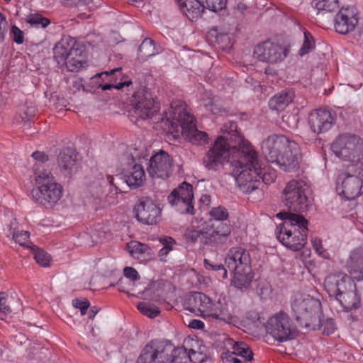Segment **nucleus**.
<instances>
[{
    "instance_id": "nucleus-4",
    "label": "nucleus",
    "mask_w": 363,
    "mask_h": 363,
    "mask_svg": "<svg viewBox=\"0 0 363 363\" xmlns=\"http://www.w3.org/2000/svg\"><path fill=\"white\" fill-rule=\"evenodd\" d=\"M186 310L217 323H229L231 313L221 307L219 302L214 303L206 294L201 292L190 293L184 303Z\"/></svg>"
},
{
    "instance_id": "nucleus-5",
    "label": "nucleus",
    "mask_w": 363,
    "mask_h": 363,
    "mask_svg": "<svg viewBox=\"0 0 363 363\" xmlns=\"http://www.w3.org/2000/svg\"><path fill=\"white\" fill-rule=\"evenodd\" d=\"M168 120L177 133H182L192 143L206 142L208 135L205 132L196 128L195 119L187 110L186 106L182 103L171 105L169 112L166 113Z\"/></svg>"
},
{
    "instance_id": "nucleus-64",
    "label": "nucleus",
    "mask_w": 363,
    "mask_h": 363,
    "mask_svg": "<svg viewBox=\"0 0 363 363\" xmlns=\"http://www.w3.org/2000/svg\"><path fill=\"white\" fill-rule=\"evenodd\" d=\"M97 313H98V309H96V307L91 308L89 311V318L93 319Z\"/></svg>"
},
{
    "instance_id": "nucleus-37",
    "label": "nucleus",
    "mask_w": 363,
    "mask_h": 363,
    "mask_svg": "<svg viewBox=\"0 0 363 363\" xmlns=\"http://www.w3.org/2000/svg\"><path fill=\"white\" fill-rule=\"evenodd\" d=\"M137 307L141 313L151 318L157 316L160 313L157 307L146 302L138 303Z\"/></svg>"
},
{
    "instance_id": "nucleus-38",
    "label": "nucleus",
    "mask_w": 363,
    "mask_h": 363,
    "mask_svg": "<svg viewBox=\"0 0 363 363\" xmlns=\"http://www.w3.org/2000/svg\"><path fill=\"white\" fill-rule=\"evenodd\" d=\"M304 40L301 48L299 50V55L303 56L311 52L315 48V41L309 32L305 31L303 33Z\"/></svg>"
},
{
    "instance_id": "nucleus-12",
    "label": "nucleus",
    "mask_w": 363,
    "mask_h": 363,
    "mask_svg": "<svg viewBox=\"0 0 363 363\" xmlns=\"http://www.w3.org/2000/svg\"><path fill=\"white\" fill-rule=\"evenodd\" d=\"M174 345L169 341L154 340L142 350L136 363H169Z\"/></svg>"
},
{
    "instance_id": "nucleus-20",
    "label": "nucleus",
    "mask_w": 363,
    "mask_h": 363,
    "mask_svg": "<svg viewBox=\"0 0 363 363\" xmlns=\"http://www.w3.org/2000/svg\"><path fill=\"white\" fill-rule=\"evenodd\" d=\"M289 140L283 135H272L263 140L261 149L268 162L275 163L289 144Z\"/></svg>"
},
{
    "instance_id": "nucleus-51",
    "label": "nucleus",
    "mask_w": 363,
    "mask_h": 363,
    "mask_svg": "<svg viewBox=\"0 0 363 363\" xmlns=\"http://www.w3.org/2000/svg\"><path fill=\"white\" fill-rule=\"evenodd\" d=\"M73 306L75 308H79L81 311V314L84 315L86 313V309L89 306V303L87 300H79L74 299L73 300Z\"/></svg>"
},
{
    "instance_id": "nucleus-42",
    "label": "nucleus",
    "mask_w": 363,
    "mask_h": 363,
    "mask_svg": "<svg viewBox=\"0 0 363 363\" xmlns=\"http://www.w3.org/2000/svg\"><path fill=\"white\" fill-rule=\"evenodd\" d=\"M13 238L16 242H18L21 246L31 247L29 244L31 242L29 240V233L28 231H17L13 235Z\"/></svg>"
},
{
    "instance_id": "nucleus-50",
    "label": "nucleus",
    "mask_w": 363,
    "mask_h": 363,
    "mask_svg": "<svg viewBox=\"0 0 363 363\" xmlns=\"http://www.w3.org/2000/svg\"><path fill=\"white\" fill-rule=\"evenodd\" d=\"M11 312V308L7 304V299L4 293H0V313L6 315Z\"/></svg>"
},
{
    "instance_id": "nucleus-25",
    "label": "nucleus",
    "mask_w": 363,
    "mask_h": 363,
    "mask_svg": "<svg viewBox=\"0 0 363 363\" xmlns=\"http://www.w3.org/2000/svg\"><path fill=\"white\" fill-rule=\"evenodd\" d=\"M335 30L340 34H347L352 31L358 23L353 9L341 8L335 18Z\"/></svg>"
},
{
    "instance_id": "nucleus-56",
    "label": "nucleus",
    "mask_w": 363,
    "mask_h": 363,
    "mask_svg": "<svg viewBox=\"0 0 363 363\" xmlns=\"http://www.w3.org/2000/svg\"><path fill=\"white\" fill-rule=\"evenodd\" d=\"M313 246L315 251L319 254L322 255L323 253V248L322 245V241L320 239L315 238L312 240Z\"/></svg>"
},
{
    "instance_id": "nucleus-35",
    "label": "nucleus",
    "mask_w": 363,
    "mask_h": 363,
    "mask_svg": "<svg viewBox=\"0 0 363 363\" xmlns=\"http://www.w3.org/2000/svg\"><path fill=\"white\" fill-rule=\"evenodd\" d=\"M337 300L347 310L357 308L359 303V298L356 292V289L339 296Z\"/></svg>"
},
{
    "instance_id": "nucleus-61",
    "label": "nucleus",
    "mask_w": 363,
    "mask_h": 363,
    "mask_svg": "<svg viewBox=\"0 0 363 363\" xmlns=\"http://www.w3.org/2000/svg\"><path fill=\"white\" fill-rule=\"evenodd\" d=\"M121 68H116V69L111 70L110 72H105L104 73L99 74V76H101L102 74H106V76H109L110 77L112 78L113 76L116 74H119V75H121Z\"/></svg>"
},
{
    "instance_id": "nucleus-6",
    "label": "nucleus",
    "mask_w": 363,
    "mask_h": 363,
    "mask_svg": "<svg viewBox=\"0 0 363 363\" xmlns=\"http://www.w3.org/2000/svg\"><path fill=\"white\" fill-rule=\"evenodd\" d=\"M291 307L296 320L305 328L316 330L321 323V303L311 296L296 293L291 299Z\"/></svg>"
},
{
    "instance_id": "nucleus-49",
    "label": "nucleus",
    "mask_w": 363,
    "mask_h": 363,
    "mask_svg": "<svg viewBox=\"0 0 363 363\" xmlns=\"http://www.w3.org/2000/svg\"><path fill=\"white\" fill-rule=\"evenodd\" d=\"M131 84H132V82L130 80H126L123 82H120L118 84L107 83V84H105L103 85H100V87L101 88L102 90H108V89H111L112 87L119 90V89H123L125 86H128Z\"/></svg>"
},
{
    "instance_id": "nucleus-57",
    "label": "nucleus",
    "mask_w": 363,
    "mask_h": 363,
    "mask_svg": "<svg viewBox=\"0 0 363 363\" xmlns=\"http://www.w3.org/2000/svg\"><path fill=\"white\" fill-rule=\"evenodd\" d=\"M160 241L163 247H169L170 248H172V245L175 244L174 240L170 237L162 238Z\"/></svg>"
},
{
    "instance_id": "nucleus-26",
    "label": "nucleus",
    "mask_w": 363,
    "mask_h": 363,
    "mask_svg": "<svg viewBox=\"0 0 363 363\" xmlns=\"http://www.w3.org/2000/svg\"><path fill=\"white\" fill-rule=\"evenodd\" d=\"M78 161L79 156L77 152L70 147L63 149L57 157L59 168L61 172L67 177L77 172Z\"/></svg>"
},
{
    "instance_id": "nucleus-34",
    "label": "nucleus",
    "mask_w": 363,
    "mask_h": 363,
    "mask_svg": "<svg viewBox=\"0 0 363 363\" xmlns=\"http://www.w3.org/2000/svg\"><path fill=\"white\" fill-rule=\"evenodd\" d=\"M161 52V47H157L155 45L154 40L151 38H146L143 40L138 48V58L141 61H145L150 57L155 56Z\"/></svg>"
},
{
    "instance_id": "nucleus-30",
    "label": "nucleus",
    "mask_w": 363,
    "mask_h": 363,
    "mask_svg": "<svg viewBox=\"0 0 363 363\" xmlns=\"http://www.w3.org/2000/svg\"><path fill=\"white\" fill-rule=\"evenodd\" d=\"M347 267L354 278L357 280L363 279V249L352 252Z\"/></svg>"
},
{
    "instance_id": "nucleus-22",
    "label": "nucleus",
    "mask_w": 363,
    "mask_h": 363,
    "mask_svg": "<svg viewBox=\"0 0 363 363\" xmlns=\"http://www.w3.org/2000/svg\"><path fill=\"white\" fill-rule=\"evenodd\" d=\"M301 159L299 145L296 142L289 140L286 149L275 163L283 171L292 172L298 168Z\"/></svg>"
},
{
    "instance_id": "nucleus-44",
    "label": "nucleus",
    "mask_w": 363,
    "mask_h": 363,
    "mask_svg": "<svg viewBox=\"0 0 363 363\" xmlns=\"http://www.w3.org/2000/svg\"><path fill=\"white\" fill-rule=\"evenodd\" d=\"M128 247L130 255L133 257L138 254H143L147 250V245L138 242H132L128 245Z\"/></svg>"
},
{
    "instance_id": "nucleus-59",
    "label": "nucleus",
    "mask_w": 363,
    "mask_h": 363,
    "mask_svg": "<svg viewBox=\"0 0 363 363\" xmlns=\"http://www.w3.org/2000/svg\"><path fill=\"white\" fill-rule=\"evenodd\" d=\"M172 250V248H170L169 247H163L160 250L158 255L161 259H163V258L166 257Z\"/></svg>"
},
{
    "instance_id": "nucleus-2",
    "label": "nucleus",
    "mask_w": 363,
    "mask_h": 363,
    "mask_svg": "<svg viewBox=\"0 0 363 363\" xmlns=\"http://www.w3.org/2000/svg\"><path fill=\"white\" fill-rule=\"evenodd\" d=\"M277 217L283 220L278 227L277 237L286 247L298 251L306 243L308 220L302 216L290 211H281Z\"/></svg>"
},
{
    "instance_id": "nucleus-31",
    "label": "nucleus",
    "mask_w": 363,
    "mask_h": 363,
    "mask_svg": "<svg viewBox=\"0 0 363 363\" xmlns=\"http://www.w3.org/2000/svg\"><path fill=\"white\" fill-rule=\"evenodd\" d=\"M295 96L294 91L284 89L272 97L269 101V107L272 110L282 111L288 106Z\"/></svg>"
},
{
    "instance_id": "nucleus-53",
    "label": "nucleus",
    "mask_w": 363,
    "mask_h": 363,
    "mask_svg": "<svg viewBox=\"0 0 363 363\" xmlns=\"http://www.w3.org/2000/svg\"><path fill=\"white\" fill-rule=\"evenodd\" d=\"M32 157L36 160L35 163L45 164V163L48 160V156L43 152L35 151L32 154Z\"/></svg>"
},
{
    "instance_id": "nucleus-41",
    "label": "nucleus",
    "mask_w": 363,
    "mask_h": 363,
    "mask_svg": "<svg viewBox=\"0 0 363 363\" xmlns=\"http://www.w3.org/2000/svg\"><path fill=\"white\" fill-rule=\"evenodd\" d=\"M36 109L34 106H27L21 116L22 121H23L24 129L29 128L31 125V120L35 116Z\"/></svg>"
},
{
    "instance_id": "nucleus-48",
    "label": "nucleus",
    "mask_w": 363,
    "mask_h": 363,
    "mask_svg": "<svg viewBox=\"0 0 363 363\" xmlns=\"http://www.w3.org/2000/svg\"><path fill=\"white\" fill-rule=\"evenodd\" d=\"M216 41L218 45L223 48L225 47H228L230 45V38L226 33H219L216 36Z\"/></svg>"
},
{
    "instance_id": "nucleus-18",
    "label": "nucleus",
    "mask_w": 363,
    "mask_h": 363,
    "mask_svg": "<svg viewBox=\"0 0 363 363\" xmlns=\"http://www.w3.org/2000/svg\"><path fill=\"white\" fill-rule=\"evenodd\" d=\"M324 286L329 296L336 299L349 291L354 290L356 286L350 277L341 272L328 275L325 279Z\"/></svg>"
},
{
    "instance_id": "nucleus-28",
    "label": "nucleus",
    "mask_w": 363,
    "mask_h": 363,
    "mask_svg": "<svg viewBox=\"0 0 363 363\" xmlns=\"http://www.w3.org/2000/svg\"><path fill=\"white\" fill-rule=\"evenodd\" d=\"M123 178L130 188L141 186L145 180V174L141 164H134L124 171Z\"/></svg>"
},
{
    "instance_id": "nucleus-29",
    "label": "nucleus",
    "mask_w": 363,
    "mask_h": 363,
    "mask_svg": "<svg viewBox=\"0 0 363 363\" xmlns=\"http://www.w3.org/2000/svg\"><path fill=\"white\" fill-rule=\"evenodd\" d=\"M196 351L193 349L187 352L185 347H175L174 350L169 354V363H189L192 362L194 363H199L202 362V358H196Z\"/></svg>"
},
{
    "instance_id": "nucleus-27",
    "label": "nucleus",
    "mask_w": 363,
    "mask_h": 363,
    "mask_svg": "<svg viewBox=\"0 0 363 363\" xmlns=\"http://www.w3.org/2000/svg\"><path fill=\"white\" fill-rule=\"evenodd\" d=\"M186 239L193 243L199 242L202 245H218L224 244L208 227L203 230H191L186 233Z\"/></svg>"
},
{
    "instance_id": "nucleus-40",
    "label": "nucleus",
    "mask_w": 363,
    "mask_h": 363,
    "mask_svg": "<svg viewBox=\"0 0 363 363\" xmlns=\"http://www.w3.org/2000/svg\"><path fill=\"white\" fill-rule=\"evenodd\" d=\"M26 21L30 25L41 28H45L50 23V21L48 18L43 17L38 13L28 16Z\"/></svg>"
},
{
    "instance_id": "nucleus-11",
    "label": "nucleus",
    "mask_w": 363,
    "mask_h": 363,
    "mask_svg": "<svg viewBox=\"0 0 363 363\" xmlns=\"http://www.w3.org/2000/svg\"><path fill=\"white\" fill-rule=\"evenodd\" d=\"M311 187L304 179H292L289 182L283 190V200L289 210L295 212H303L309 206L308 196Z\"/></svg>"
},
{
    "instance_id": "nucleus-14",
    "label": "nucleus",
    "mask_w": 363,
    "mask_h": 363,
    "mask_svg": "<svg viewBox=\"0 0 363 363\" xmlns=\"http://www.w3.org/2000/svg\"><path fill=\"white\" fill-rule=\"evenodd\" d=\"M267 330L279 342L292 339L296 333L292 320L286 313L281 311L274 314L268 320Z\"/></svg>"
},
{
    "instance_id": "nucleus-36",
    "label": "nucleus",
    "mask_w": 363,
    "mask_h": 363,
    "mask_svg": "<svg viewBox=\"0 0 363 363\" xmlns=\"http://www.w3.org/2000/svg\"><path fill=\"white\" fill-rule=\"evenodd\" d=\"M313 5L318 13H327L336 11L340 5L339 0H313Z\"/></svg>"
},
{
    "instance_id": "nucleus-39",
    "label": "nucleus",
    "mask_w": 363,
    "mask_h": 363,
    "mask_svg": "<svg viewBox=\"0 0 363 363\" xmlns=\"http://www.w3.org/2000/svg\"><path fill=\"white\" fill-rule=\"evenodd\" d=\"M32 250L34 253V259L38 264L44 267L49 266L50 257L45 251L38 248H32Z\"/></svg>"
},
{
    "instance_id": "nucleus-62",
    "label": "nucleus",
    "mask_w": 363,
    "mask_h": 363,
    "mask_svg": "<svg viewBox=\"0 0 363 363\" xmlns=\"http://www.w3.org/2000/svg\"><path fill=\"white\" fill-rule=\"evenodd\" d=\"M247 8L248 6L245 4L240 2L237 5L236 9L240 11L241 13H243L247 9Z\"/></svg>"
},
{
    "instance_id": "nucleus-58",
    "label": "nucleus",
    "mask_w": 363,
    "mask_h": 363,
    "mask_svg": "<svg viewBox=\"0 0 363 363\" xmlns=\"http://www.w3.org/2000/svg\"><path fill=\"white\" fill-rule=\"evenodd\" d=\"M189 326L194 329H203L204 323L201 320L194 319L189 322Z\"/></svg>"
},
{
    "instance_id": "nucleus-43",
    "label": "nucleus",
    "mask_w": 363,
    "mask_h": 363,
    "mask_svg": "<svg viewBox=\"0 0 363 363\" xmlns=\"http://www.w3.org/2000/svg\"><path fill=\"white\" fill-rule=\"evenodd\" d=\"M204 265L207 269L221 271V278H227L228 269L220 263L213 262L209 259L204 260Z\"/></svg>"
},
{
    "instance_id": "nucleus-9",
    "label": "nucleus",
    "mask_w": 363,
    "mask_h": 363,
    "mask_svg": "<svg viewBox=\"0 0 363 363\" xmlns=\"http://www.w3.org/2000/svg\"><path fill=\"white\" fill-rule=\"evenodd\" d=\"M84 49L71 37H64L53 48L54 58L68 71L78 72L85 63Z\"/></svg>"
},
{
    "instance_id": "nucleus-21",
    "label": "nucleus",
    "mask_w": 363,
    "mask_h": 363,
    "mask_svg": "<svg viewBox=\"0 0 363 363\" xmlns=\"http://www.w3.org/2000/svg\"><path fill=\"white\" fill-rule=\"evenodd\" d=\"M225 6V0H195L183 3V6L186 9V15L191 21L201 17L205 9L217 12L221 11Z\"/></svg>"
},
{
    "instance_id": "nucleus-17",
    "label": "nucleus",
    "mask_w": 363,
    "mask_h": 363,
    "mask_svg": "<svg viewBox=\"0 0 363 363\" xmlns=\"http://www.w3.org/2000/svg\"><path fill=\"white\" fill-rule=\"evenodd\" d=\"M192 186L184 182L174 189L167 197L171 206L181 213L194 214Z\"/></svg>"
},
{
    "instance_id": "nucleus-47",
    "label": "nucleus",
    "mask_w": 363,
    "mask_h": 363,
    "mask_svg": "<svg viewBox=\"0 0 363 363\" xmlns=\"http://www.w3.org/2000/svg\"><path fill=\"white\" fill-rule=\"evenodd\" d=\"M124 276L131 281H137L140 279V275L135 269L131 267H126L123 269Z\"/></svg>"
},
{
    "instance_id": "nucleus-55",
    "label": "nucleus",
    "mask_w": 363,
    "mask_h": 363,
    "mask_svg": "<svg viewBox=\"0 0 363 363\" xmlns=\"http://www.w3.org/2000/svg\"><path fill=\"white\" fill-rule=\"evenodd\" d=\"M7 25L5 16L0 12V41L4 40V31Z\"/></svg>"
},
{
    "instance_id": "nucleus-7",
    "label": "nucleus",
    "mask_w": 363,
    "mask_h": 363,
    "mask_svg": "<svg viewBox=\"0 0 363 363\" xmlns=\"http://www.w3.org/2000/svg\"><path fill=\"white\" fill-rule=\"evenodd\" d=\"M336 191L347 200H352L363 193V163L347 164L339 174Z\"/></svg>"
},
{
    "instance_id": "nucleus-13",
    "label": "nucleus",
    "mask_w": 363,
    "mask_h": 363,
    "mask_svg": "<svg viewBox=\"0 0 363 363\" xmlns=\"http://www.w3.org/2000/svg\"><path fill=\"white\" fill-rule=\"evenodd\" d=\"M289 52V46L267 40L255 47L253 56L260 62L274 64L283 61Z\"/></svg>"
},
{
    "instance_id": "nucleus-19",
    "label": "nucleus",
    "mask_w": 363,
    "mask_h": 363,
    "mask_svg": "<svg viewBox=\"0 0 363 363\" xmlns=\"http://www.w3.org/2000/svg\"><path fill=\"white\" fill-rule=\"evenodd\" d=\"M147 169L152 178L167 179L172 172V159L167 152L160 150L150 157Z\"/></svg>"
},
{
    "instance_id": "nucleus-24",
    "label": "nucleus",
    "mask_w": 363,
    "mask_h": 363,
    "mask_svg": "<svg viewBox=\"0 0 363 363\" xmlns=\"http://www.w3.org/2000/svg\"><path fill=\"white\" fill-rule=\"evenodd\" d=\"M335 116L326 109H317L312 111L308 116V124L311 130L315 134L328 131L334 124Z\"/></svg>"
},
{
    "instance_id": "nucleus-15",
    "label": "nucleus",
    "mask_w": 363,
    "mask_h": 363,
    "mask_svg": "<svg viewBox=\"0 0 363 363\" xmlns=\"http://www.w3.org/2000/svg\"><path fill=\"white\" fill-rule=\"evenodd\" d=\"M208 215L211 219L207 226L218 236V239L226 243L232 230L228 211L224 206H218L211 208Z\"/></svg>"
},
{
    "instance_id": "nucleus-23",
    "label": "nucleus",
    "mask_w": 363,
    "mask_h": 363,
    "mask_svg": "<svg viewBox=\"0 0 363 363\" xmlns=\"http://www.w3.org/2000/svg\"><path fill=\"white\" fill-rule=\"evenodd\" d=\"M134 211L138 220L143 224L153 225L160 219L161 210L150 199H142L135 206Z\"/></svg>"
},
{
    "instance_id": "nucleus-16",
    "label": "nucleus",
    "mask_w": 363,
    "mask_h": 363,
    "mask_svg": "<svg viewBox=\"0 0 363 363\" xmlns=\"http://www.w3.org/2000/svg\"><path fill=\"white\" fill-rule=\"evenodd\" d=\"M35 203L45 208H52L62 196V187L57 182L37 186L31 191Z\"/></svg>"
},
{
    "instance_id": "nucleus-60",
    "label": "nucleus",
    "mask_w": 363,
    "mask_h": 363,
    "mask_svg": "<svg viewBox=\"0 0 363 363\" xmlns=\"http://www.w3.org/2000/svg\"><path fill=\"white\" fill-rule=\"evenodd\" d=\"M78 7H83L84 6H88L92 2L93 0H72Z\"/></svg>"
},
{
    "instance_id": "nucleus-3",
    "label": "nucleus",
    "mask_w": 363,
    "mask_h": 363,
    "mask_svg": "<svg viewBox=\"0 0 363 363\" xmlns=\"http://www.w3.org/2000/svg\"><path fill=\"white\" fill-rule=\"evenodd\" d=\"M225 266L233 275L232 284L240 290L247 289L254 274L249 251L242 247H233L225 258Z\"/></svg>"
},
{
    "instance_id": "nucleus-63",
    "label": "nucleus",
    "mask_w": 363,
    "mask_h": 363,
    "mask_svg": "<svg viewBox=\"0 0 363 363\" xmlns=\"http://www.w3.org/2000/svg\"><path fill=\"white\" fill-rule=\"evenodd\" d=\"M201 201L203 203L208 206L210 204V201H211V196L207 194L203 195L201 198Z\"/></svg>"
},
{
    "instance_id": "nucleus-33",
    "label": "nucleus",
    "mask_w": 363,
    "mask_h": 363,
    "mask_svg": "<svg viewBox=\"0 0 363 363\" xmlns=\"http://www.w3.org/2000/svg\"><path fill=\"white\" fill-rule=\"evenodd\" d=\"M33 168L37 186L56 182L51 171L46 167L45 164L35 163Z\"/></svg>"
},
{
    "instance_id": "nucleus-32",
    "label": "nucleus",
    "mask_w": 363,
    "mask_h": 363,
    "mask_svg": "<svg viewBox=\"0 0 363 363\" xmlns=\"http://www.w3.org/2000/svg\"><path fill=\"white\" fill-rule=\"evenodd\" d=\"M224 344L226 347H228V350L230 353L245 359V361L252 359L253 352L244 342H235L228 338L224 342Z\"/></svg>"
},
{
    "instance_id": "nucleus-54",
    "label": "nucleus",
    "mask_w": 363,
    "mask_h": 363,
    "mask_svg": "<svg viewBox=\"0 0 363 363\" xmlns=\"http://www.w3.org/2000/svg\"><path fill=\"white\" fill-rule=\"evenodd\" d=\"M204 106L207 110L210 111L213 114H217L220 111V108L213 104L211 99H209L208 101H204Z\"/></svg>"
},
{
    "instance_id": "nucleus-8",
    "label": "nucleus",
    "mask_w": 363,
    "mask_h": 363,
    "mask_svg": "<svg viewBox=\"0 0 363 363\" xmlns=\"http://www.w3.org/2000/svg\"><path fill=\"white\" fill-rule=\"evenodd\" d=\"M131 108L128 111L130 120L137 123L140 121L152 119L160 111V104L151 91L140 87L132 96Z\"/></svg>"
},
{
    "instance_id": "nucleus-52",
    "label": "nucleus",
    "mask_w": 363,
    "mask_h": 363,
    "mask_svg": "<svg viewBox=\"0 0 363 363\" xmlns=\"http://www.w3.org/2000/svg\"><path fill=\"white\" fill-rule=\"evenodd\" d=\"M99 185L101 188H106L108 186H113L116 191H118V187L114 184L113 177L112 176L106 175L105 177H101Z\"/></svg>"
},
{
    "instance_id": "nucleus-1",
    "label": "nucleus",
    "mask_w": 363,
    "mask_h": 363,
    "mask_svg": "<svg viewBox=\"0 0 363 363\" xmlns=\"http://www.w3.org/2000/svg\"><path fill=\"white\" fill-rule=\"evenodd\" d=\"M230 156L232 174L245 194L262 191L259 186L262 182L271 184L277 177L275 171L262 167L257 152L239 135L218 137L203 158V164L208 170L217 171Z\"/></svg>"
},
{
    "instance_id": "nucleus-10",
    "label": "nucleus",
    "mask_w": 363,
    "mask_h": 363,
    "mask_svg": "<svg viewBox=\"0 0 363 363\" xmlns=\"http://www.w3.org/2000/svg\"><path fill=\"white\" fill-rule=\"evenodd\" d=\"M332 150L340 160L349 164L363 163V139L359 136L343 133L332 144Z\"/></svg>"
},
{
    "instance_id": "nucleus-45",
    "label": "nucleus",
    "mask_w": 363,
    "mask_h": 363,
    "mask_svg": "<svg viewBox=\"0 0 363 363\" xmlns=\"http://www.w3.org/2000/svg\"><path fill=\"white\" fill-rule=\"evenodd\" d=\"M316 329H323V333L328 335L335 331V324L332 318H327L325 320L321 319L320 326Z\"/></svg>"
},
{
    "instance_id": "nucleus-46",
    "label": "nucleus",
    "mask_w": 363,
    "mask_h": 363,
    "mask_svg": "<svg viewBox=\"0 0 363 363\" xmlns=\"http://www.w3.org/2000/svg\"><path fill=\"white\" fill-rule=\"evenodd\" d=\"M11 34L13 35V40L17 44H22L24 41L23 32L20 30L16 26L11 27Z\"/></svg>"
}]
</instances>
